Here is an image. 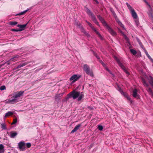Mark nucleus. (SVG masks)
Wrapping results in <instances>:
<instances>
[{
  "mask_svg": "<svg viewBox=\"0 0 153 153\" xmlns=\"http://www.w3.org/2000/svg\"><path fill=\"white\" fill-rule=\"evenodd\" d=\"M100 63L102 65V64H103V62L101 60L100 62Z\"/></svg>",
  "mask_w": 153,
  "mask_h": 153,
  "instance_id": "864d4df0",
  "label": "nucleus"
},
{
  "mask_svg": "<svg viewBox=\"0 0 153 153\" xmlns=\"http://www.w3.org/2000/svg\"><path fill=\"white\" fill-rule=\"evenodd\" d=\"M13 114V113L11 111H8L7 112L4 116V117H8L11 116Z\"/></svg>",
  "mask_w": 153,
  "mask_h": 153,
  "instance_id": "b1692460",
  "label": "nucleus"
},
{
  "mask_svg": "<svg viewBox=\"0 0 153 153\" xmlns=\"http://www.w3.org/2000/svg\"><path fill=\"white\" fill-rule=\"evenodd\" d=\"M102 65L104 67H105V66L106 65H105L104 63H103V64H102Z\"/></svg>",
  "mask_w": 153,
  "mask_h": 153,
  "instance_id": "5fc2aeb1",
  "label": "nucleus"
},
{
  "mask_svg": "<svg viewBox=\"0 0 153 153\" xmlns=\"http://www.w3.org/2000/svg\"><path fill=\"white\" fill-rule=\"evenodd\" d=\"M17 122V119L16 118L15 119L13 120V122L11 123L12 125L15 124Z\"/></svg>",
  "mask_w": 153,
  "mask_h": 153,
  "instance_id": "c9c22d12",
  "label": "nucleus"
},
{
  "mask_svg": "<svg viewBox=\"0 0 153 153\" xmlns=\"http://www.w3.org/2000/svg\"><path fill=\"white\" fill-rule=\"evenodd\" d=\"M85 10L87 13L91 17L93 22L97 25L99 26V24L95 16L91 11L87 7L85 8Z\"/></svg>",
  "mask_w": 153,
  "mask_h": 153,
  "instance_id": "f03ea898",
  "label": "nucleus"
},
{
  "mask_svg": "<svg viewBox=\"0 0 153 153\" xmlns=\"http://www.w3.org/2000/svg\"><path fill=\"white\" fill-rule=\"evenodd\" d=\"M147 57L149 59H150L151 58V57L150 56V55H149V54L147 55Z\"/></svg>",
  "mask_w": 153,
  "mask_h": 153,
  "instance_id": "a18cd8bd",
  "label": "nucleus"
},
{
  "mask_svg": "<svg viewBox=\"0 0 153 153\" xmlns=\"http://www.w3.org/2000/svg\"><path fill=\"white\" fill-rule=\"evenodd\" d=\"M124 37V38H125V39L126 40H128V38L124 34H123V35Z\"/></svg>",
  "mask_w": 153,
  "mask_h": 153,
  "instance_id": "79ce46f5",
  "label": "nucleus"
},
{
  "mask_svg": "<svg viewBox=\"0 0 153 153\" xmlns=\"http://www.w3.org/2000/svg\"><path fill=\"white\" fill-rule=\"evenodd\" d=\"M97 16L98 18L100 21H101L102 19H103V18L100 15H97Z\"/></svg>",
  "mask_w": 153,
  "mask_h": 153,
  "instance_id": "e433bc0d",
  "label": "nucleus"
},
{
  "mask_svg": "<svg viewBox=\"0 0 153 153\" xmlns=\"http://www.w3.org/2000/svg\"><path fill=\"white\" fill-rule=\"evenodd\" d=\"M95 33L99 37H102V36L99 33V32L97 31L96 30L94 31Z\"/></svg>",
  "mask_w": 153,
  "mask_h": 153,
  "instance_id": "4c0bfd02",
  "label": "nucleus"
},
{
  "mask_svg": "<svg viewBox=\"0 0 153 153\" xmlns=\"http://www.w3.org/2000/svg\"><path fill=\"white\" fill-rule=\"evenodd\" d=\"M92 29V30H94V31L95 30H96V29H95V28L93 26H92V27H91V28Z\"/></svg>",
  "mask_w": 153,
  "mask_h": 153,
  "instance_id": "c03bdc74",
  "label": "nucleus"
},
{
  "mask_svg": "<svg viewBox=\"0 0 153 153\" xmlns=\"http://www.w3.org/2000/svg\"><path fill=\"white\" fill-rule=\"evenodd\" d=\"M26 146L27 148H30L31 146V144L30 143H26Z\"/></svg>",
  "mask_w": 153,
  "mask_h": 153,
  "instance_id": "ea45409f",
  "label": "nucleus"
},
{
  "mask_svg": "<svg viewBox=\"0 0 153 153\" xmlns=\"http://www.w3.org/2000/svg\"><path fill=\"white\" fill-rule=\"evenodd\" d=\"M30 62H24V63H23L22 64H20L19 65H18L17 67H16V69H18L20 68H21L22 67H23V66H24L26 65H27L28 64L30 63Z\"/></svg>",
  "mask_w": 153,
  "mask_h": 153,
  "instance_id": "f3484780",
  "label": "nucleus"
},
{
  "mask_svg": "<svg viewBox=\"0 0 153 153\" xmlns=\"http://www.w3.org/2000/svg\"><path fill=\"white\" fill-rule=\"evenodd\" d=\"M84 94L83 92L80 93V95L79 96V97L77 99V100L78 101H80L82 98L84 97Z\"/></svg>",
  "mask_w": 153,
  "mask_h": 153,
  "instance_id": "5701e85b",
  "label": "nucleus"
},
{
  "mask_svg": "<svg viewBox=\"0 0 153 153\" xmlns=\"http://www.w3.org/2000/svg\"><path fill=\"white\" fill-rule=\"evenodd\" d=\"M127 99L128 100H129V101H130V102L131 103L132 102V100H131V99H130V98L129 97H127Z\"/></svg>",
  "mask_w": 153,
  "mask_h": 153,
  "instance_id": "37998d69",
  "label": "nucleus"
},
{
  "mask_svg": "<svg viewBox=\"0 0 153 153\" xmlns=\"http://www.w3.org/2000/svg\"><path fill=\"white\" fill-rule=\"evenodd\" d=\"M6 88L4 85H2L0 87V90L2 91L4 90H5Z\"/></svg>",
  "mask_w": 153,
  "mask_h": 153,
  "instance_id": "72a5a7b5",
  "label": "nucleus"
},
{
  "mask_svg": "<svg viewBox=\"0 0 153 153\" xmlns=\"http://www.w3.org/2000/svg\"><path fill=\"white\" fill-rule=\"evenodd\" d=\"M18 146L20 149L24 151L25 150V143L20 142L18 143Z\"/></svg>",
  "mask_w": 153,
  "mask_h": 153,
  "instance_id": "423d86ee",
  "label": "nucleus"
},
{
  "mask_svg": "<svg viewBox=\"0 0 153 153\" xmlns=\"http://www.w3.org/2000/svg\"><path fill=\"white\" fill-rule=\"evenodd\" d=\"M144 1V2H145V1H146V0H143Z\"/></svg>",
  "mask_w": 153,
  "mask_h": 153,
  "instance_id": "4d7b16f0",
  "label": "nucleus"
},
{
  "mask_svg": "<svg viewBox=\"0 0 153 153\" xmlns=\"http://www.w3.org/2000/svg\"><path fill=\"white\" fill-rule=\"evenodd\" d=\"M28 23V22L26 24H24L23 25H18L17 26L20 28H19V29H22V30H24L25 29V28L26 27L27 24Z\"/></svg>",
  "mask_w": 153,
  "mask_h": 153,
  "instance_id": "4468645a",
  "label": "nucleus"
},
{
  "mask_svg": "<svg viewBox=\"0 0 153 153\" xmlns=\"http://www.w3.org/2000/svg\"><path fill=\"white\" fill-rule=\"evenodd\" d=\"M89 86H91V84H89Z\"/></svg>",
  "mask_w": 153,
  "mask_h": 153,
  "instance_id": "6e6d98bb",
  "label": "nucleus"
},
{
  "mask_svg": "<svg viewBox=\"0 0 153 153\" xmlns=\"http://www.w3.org/2000/svg\"><path fill=\"white\" fill-rule=\"evenodd\" d=\"M8 153H10V152H8Z\"/></svg>",
  "mask_w": 153,
  "mask_h": 153,
  "instance_id": "13d9d810",
  "label": "nucleus"
},
{
  "mask_svg": "<svg viewBox=\"0 0 153 153\" xmlns=\"http://www.w3.org/2000/svg\"><path fill=\"white\" fill-rule=\"evenodd\" d=\"M100 21L103 24V25L108 30V32L114 36H115L116 35V33L107 24L103 19Z\"/></svg>",
  "mask_w": 153,
  "mask_h": 153,
  "instance_id": "7ed1b4c3",
  "label": "nucleus"
},
{
  "mask_svg": "<svg viewBox=\"0 0 153 153\" xmlns=\"http://www.w3.org/2000/svg\"><path fill=\"white\" fill-rule=\"evenodd\" d=\"M117 22L118 24L122 27L124 28V26L122 23L119 20H117Z\"/></svg>",
  "mask_w": 153,
  "mask_h": 153,
  "instance_id": "7c9ffc66",
  "label": "nucleus"
},
{
  "mask_svg": "<svg viewBox=\"0 0 153 153\" xmlns=\"http://www.w3.org/2000/svg\"><path fill=\"white\" fill-rule=\"evenodd\" d=\"M18 22L16 21H10L9 22V24L11 25H17Z\"/></svg>",
  "mask_w": 153,
  "mask_h": 153,
  "instance_id": "a878e982",
  "label": "nucleus"
},
{
  "mask_svg": "<svg viewBox=\"0 0 153 153\" xmlns=\"http://www.w3.org/2000/svg\"><path fill=\"white\" fill-rule=\"evenodd\" d=\"M145 2L149 7V8L148 9H152L151 6L148 3V2L146 1H145Z\"/></svg>",
  "mask_w": 153,
  "mask_h": 153,
  "instance_id": "473e14b6",
  "label": "nucleus"
},
{
  "mask_svg": "<svg viewBox=\"0 0 153 153\" xmlns=\"http://www.w3.org/2000/svg\"><path fill=\"white\" fill-rule=\"evenodd\" d=\"M1 128H3L4 129H6V125L4 123H2L1 124Z\"/></svg>",
  "mask_w": 153,
  "mask_h": 153,
  "instance_id": "58836bf2",
  "label": "nucleus"
},
{
  "mask_svg": "<svg viewBox=\"0 0 153 153\" xmlns=\"http://www.w3.org/2000/svg\"><path fill=\"white\" fill-rule=\"evenodd\" d=\"M106 69L111 74L110 71L107 68H106Z\"/></svg>",
  "mask_w": 153,
  "mask_h": 153,
  "instance_id": "de8ad7c7",
  "label": "nucleus"
},
{
  "mask_svg": "<svg viewBox=\"0 0 153 153\" xmlns=\"http://www.w3.org/2000/svg\"><path fill=\"white\" fill-rule=\"evenodd\" d=\"M89 26L91 28V27H92V26H92V25L91 23H90V24L89 25Z\"/></svg>",
  "mask_w": 153,
  "mask_h": 153,
  "instance_id": "8fccbe9b",
  "label": "nucleus"
},
{
  "mask_svg": "<svg viewBox=\"0 0 153 153\" xmlns=\"http://www.w3.org/2000/svg\"><path fill=\"white\" fill-rule=\"evenodd\" d=\"M4 146L2 144H0V153H4Z\"/></svg>",
  "mask_w": 153,
  "mask_h": 153,
  "instance_id": "4be33fe9",
  "label": "nucleus"
},
{
  "mask_svg": "<svg viewBox=\"0 0 153 153\" xmlns=\"http://www.w3.org/2000/svg\"><path fill=\"white\" fill-rule=\"evenodd\" d=\"M114 58L115 59L119 65L120 67H121L122 66H122L123 65L120 62L119 59H118L117 57L114 56Z\"/></svg>",
  "mask_w": 153,
  "mask_h": 153,
  "instance_id": "dca6fc26",
  "label": "nucleus"
},
{
  "mask_svg": "<svg viewBox=\"0 0 153 153\" xmlns=\"http://www.w3.org/2000/svg\"><path fill=\"white\" fill-rule=\"evenodd\" d=\"M130 52L131 53H132L133 55H135L137 53V52L136 50L133 49H130Z\"/></svg>",
  "mask_w": 153,
  "mask_h": 153,
  "instance_id": "cd10ccee",
  "label": "nucleus"
},
{
  "mask_svg": "<svg viewBox=\"0 0 153 153\" xmlns=\"http://www.w3.org/2000/svg\"><path fill=\"white\" fill-rule=\"evenodd\" d=\"M74 24L77 26L81 30L82 28H83L82 26L81 25L80 23L77 20H76L74 22Z\"/></svg>",
  "mask_w": 153,
  "mask_h": 153,
  "instance_id": "f8f14e48",
  "label": "nucleus"
},
{
  "mask_svg": "<svg viewBox=\"0 0 153 153\" xmlns=\"http://www.w3.org/2000/svg\"><path fill=\"white\" fill-rule=\"evenodd\" d=\"M148 11L147 13L149 15V17L150 18H153V9H148Z\"/></svg>",
  "mask_w": 153,
  "mask_h": 153,
  "instance_id": "9d476101",
  "label": "nucleus"
},
{
  "mask_svg": "<svg viewBox=\"0 0 153 153\" xmlns=\"http://www.w3.org/2000/svg\"><path fill=\"white\" fill-rule=\"evenodd\" d=\"M83 70L86 73L91 76H93L94 75L91 71L90 70L89 66L87 64H85L83 66Z\"/></svg>",
  "mask_w": 153,
  "mask_h": 153,
  "instance_id": "39448f33",
  "label": "nucleus"
},
{
  "mask_svg": "<svg viewBox=\"0 0 153 153\" xmlns=\"http://www.w3.org/2000/svg\"><path fill=\"white\" fill-rule=\"evenodd\" d=\"M80 31L84 33L85 36H87V37H89L90 36V35L88 33L86 32L83 28H82Z\"/></svg>",
  "mask_w": 153,
  "mask_h": 153,
  "instance_id": "a211bd4d",
  "label": "nucleus"
},
{
  "mask_svg": "<svg viewBox=\"0 0 153 153\" xmlns=\"http://www.w3.org/2000/svg\"><path fill=\"white\" fill-rule=\"evenodd\" d=\"M153 63V59L151 58L150 59H149Z\"/></svg>",
  "mask_w": 153,
  "mask_h": 153,
  "instance_id": "3c124183",
  "label": "nucleus"
},
{
  "mask_svg": "<svg viewBox=\"0 0 153 153\" xmlns=\"http://www.w3.org/2000/svg\"><path fill=\"white\" fill-rule=\"evenodd\" d=\"M24 93V91H20L18 92L15 95L13 96L11 98V100H8L6 101V103H7L13 104L18 102L17 98L19 97L22 96H23Z\"/></svg>",
  "mask_w": 153,
  "mask_h": 153,
  "instance_id": "f257e3e1",
  "label": "nucleus"
},
{
  "mask_svg": "<svg viewBox=\"0 0 153 153\" xmlns=\"http://www.w3.org/2000/svg\"><path fill=\"white\" fill-rule=\"evenodd\" d=\"M137 89H134L133 91L132 95L134 97L136 98L137 99H138L140 98L139 95L137 94Z\"/></svg>",
  "mask_w": 153,
  "mask_h": 153,
  "instance_id": "6e6552de",
  "label": "nucleus"
},
{
  "mask_svg": "<svg viewBox=\"0 0 153 153\" xmlns=\"http://www.w3.org/2000/svg\"><path fill=\"white\" fill-rule=\"evenodd\" d=\"M138 42L139 43L140 45V46H141L142 48L143 49V50L144 51L145 54H146V55H147L148 54H148L147 51L146 49L145 48H143V46L142 45V43L140 41V40H138Z\"/></svg>",
  "mask_w": 153,
  "mask_h": 153,
  "instance_id": "412c9836",
  "label": "nucleus"
},
{
  "mask_svg": "<svg viewBox=\"0 0 153 153\" xmlns=\"http://www.w3.org/2000/svg\"><path fill=\"white\" fill-rule=\"evenodd\" d=\"M149 80V82L150 84L152 86L153 88V78L151 76H150L148 78Z\"/></svg>",
  "mask_w": 153,
  "mask_h": 153,
  "instance_id": "2eb2a0df",
  "label": "nucleus"
},
{
  "mask_svg": "<svg viewBox=\"0 0 153 153\" xmlns=\"http://www.w3.org/2000/svg\"><path fill=\"white\" fill-rule=\"evenodd\" d=\"M80 92L76 91L75 90H73L67 96L68 98L72 97L74 99H75L77 98L80 95Z\"/></svg>",
  "mask_w": 153,
  "mask_h": 153,
  "instance_id": "20e7f679",
  "label": "nucleus"
},
{
  "mask_svg": "<svg viewBox=\"0 0 153 153\" xmlns=\"http://www.w3.org/2000/svg\"><path fill=\"white\" fill-rule=\"evenodd\" d=\"M17 133L16 132H11L10 134V137H11L13 138L14 137L16 136L17 135Z\"/></svg>",
  "mask_w": 153,
  "mask_h": 153,
  "instance_id": "393cba45",
  "label": "nucleus"
},
{
  "mask_svg": "<svg viewBox=\"0 0 153 153\" xmlns=\"http://www.w3.org/2000/svg\"><path fill=\"white\" fill-rule=\"evenodd\" d=\"M135 22L136 25L138 26V25H139V20L138 19H136L135 20Z\"/></svg>",
  "mask_w": 153,
  "mask_h": 153,
  "instance_id": "f704fd0d",
  "label": "nucleus"
},
{
  "mask_svg": "<svg viewBox=\"0 0 153 153\" xmlns=\"http://www.w3.org/2000/svg\"><path fill=\"white\" fill-rule=\"evenodd\" d=\"M94 1H95L97 4H98L99 2L97 0H93Z\"/></svg>",
  "mask_w": 153,
  "mask_h": 153,
  "instance_id": "09e8293b",
  "label": "nucleus"
},
{
  "mask_svg": "<svg viewBox=\"0 0 153 153\" xmlns=\"http://www.w3.org/2000/svg\"><path fill=\"white\" fill-rule=\"evenodd\" d=\"M22 30V29H11V31H16V32H18V31H21Z\"/></svg>",
  "mask_w": 153,
  "mask_h": 153,
  "instance_id": "c85d7f7f",
  "label": "nucleus"
},
{
  "mask_svg": "<svg viewBox=\"0 0 153 153\" xmlns=\"http://www.w3.org/2000/svg\"><path fill=\"white\" fill-rule=\"evenodd\" d=\"M27 11H28V10H25V11H24L22 12H21L19 13V14H17L16 15H24L26 13Z\"/></svg>",
  "mask_w": 153,
  "mask_h": 153,
  "instance_id": "c756f323",
  "label": "nucleus"
},
{
  "mask_svg": "<svg viewBox=\"0 0 153 153\" xmlns=\"http://www.w3.org/2000/svg\"><path fill=\"white\" fill-rule=\"evenodd\" d=\"M59 94H57L56 95L55 97V100H56L57 99H59Z\"/></svg>",
  "mask_w": 153,
  "mask_h": 153,
  "instance_id": "a19ab883",
  "label": "nucleus"
},
{
  "mask_svg": "<svg viewBox=\"0 0 153 153\" xmlns=\"http://www.w3.org/2000/svg\"><path fill=\"white\" fill-rule=\"evenodd\" d=\"M81 126V124H78L76 125L74 129L72 130V131L71 132V133H73L74 132H75L76 131L78 130L79 128Z\"/></svg>",
  "mask_w": 153,
  "mask_h": 153,
  "instance_id": "1a4fd4ad",
  "label": "nucleus"
},
{
  "mask_svg": "<svg viewBox=\"0 0 153 153\" xmlns=\"http://www.w3.org/2000/svg\"><path fill=\"white\" fill-rule=\"evenodd\" d=\"M146 90L151 97L153 98V92L152 89L150 88H146Z\"/></svg>",
  "mask_w": 153,
  "mask_h": 153,
  "instance_id": "ddd939ff",
  "label": "nucleus"
},
{
  "mask_svg": "<svg viewBox=\"0 0 153 153\" xmlns=\"http://www.w3.org/2000/svg\"><path fill=\"white\" fill-rule=\"evenodd\" d=\"M126 4L130 11H131L134 9L133 8H132L131 6L128 4V3L127 2L126 3Z\"/></svg>",
  "mask_w": 153,
  "mask_h": 153,
  "instance_id": "bb28decb",
  "label": "nucleus"
},
{
  "mask_svg": "<svg viewBox=\"0 0 153 153\" xmlns=\"http://www.w3.org/2000/svg\"><path fill=\"white\" fill-rule=\"evenodd\" d=\"M141 81L144 86L148 87L149 85L146 83L145 79L143 78H141Z\"/></svg>",
  "mask_w": 153,
  "mask_h": 153,
  "instance_id": "6ab92c4d",
  "label": "nucleus"
},
{
  "mask_svg": "<svg viewBox=\"0 0 153 153\" xmlns=\"http://www.w3.org/2000/svg\"><path fill=\"white\" fill-rule=\"evenodd\" d=\"M98 128L100 131H102L103 129V127L101 125H98Z\"/></svg>",
  "mask_w": 153,
  "mask_h": 153,
  "instance_id": "2f4dec72",
  "label": "nucleus"
},
{
  "mask_svg": "<svg viewBox=\"0 0 153 153\" xmlns=\"http://www.w3.org/2000/svg\"><path fill=\"white\" fill-rule=\"evenodd\" d=\"M86 22L88 24V25L91 23H90L87 21H86Z\"/></svg>",
  "mask_w": 153,
  "mask_h": 153,
  "instance_id": "603ef678",
  "label": "nucleus"
},
{
  "mask_svg": "<svg viewBox=\"0 0 153 153\" xmlns=\"http://www.w3.org/2000/svg\"><path fill=\"white\" fill-rule=\"evenodd\" d=\"M79 78V77H78L76 75H74L71 77L70 80L71 81L73 80L72 82L74 83L77 81Z\"/></svg>",
  "mask_w": 153,
  "mask_h": 153,
  "instance_id": "0eeeda50",
  "label": "nucleus"
},
{
  "mask_svg": "<svg viewBox=\"0 0 153 153\" xmlns=\"http://www.w3.org/2000/svg\"><path fill=\"white\" fill-rule=\"evenodd\" d=\"M122 69L123 70L124 72L127 74V76H129L130 74L129 73V72L127 71L126 70V68L124 66V65H123L122 67V66L121 67Z\"/></svg>",
  "mask_w": 153,
  "mask_h": 153,
  "instance_id": "aec40b11",
  "label": "nucleus"
},
{
  "mask_svg": "<svg viewBox=\"0 0 153 153\" xmlns=\"http://www.w3.org/2000/svg\"><path fill=\"white\" fill-rule=\"evenodd\" d=\"M119 31L120 32V33H121L123 35V34H124L123 32L121 30H120Z\"/></svg>",
  "mask_w": 153,
  "mask_h": 153,
  "instance_id": "49530a36",
  "label": "nucleus"
},
{
  "mask_svg": "<svg viewBox=\"0 0 153 153\" xmlns=\"http://www.w3.org/2000/svg\"><path fill=\"white\" fill-rule=\"evenodd\" d=\"M132 17L134 19H136L137 17V15L134 9L130 11Z\"/></svg>",
  "mask_w": 153,
  "mask_h": 153,
  "instance_id": "9b49d317",
  "label": "nucleus"
}]
</instances>
